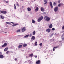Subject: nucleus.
<instances>
[{
	"label": "nucleus",
	"instance_id": "f257e3e1",
	"mask_svg": "<svg viewBox=\"0 0 64 64\" xmlns=\"http://www.w3.org/2000/svg\"><path fill=\"white\" fill-rule=\"evenodd\" d=\"M44 19L46 21H48L50 20V18L48 17V16H46L44 17Z\"/></svg>",
	"mask_w": 64,
	"mask_h": 64
},
{
	"label": "nucleus",
	"instance_id": "f03ea898",
	"mask_svg": "<svg viewBox=\"0 0 64 64\" xmlns=\"http://www.w3.org/2000/svg\"><path fill=\"white\" fill-rule=\"evenodd\" d=\"M43 16H42L40 17V18L38 20V22H40V21H41V20H42L43 19Z\"/></svg>",
	"mask_w": 64,
	"mask_h": 64
},
{
	"label": "nucleus",
	"instance_id": "7ed1b4c3",
	"mask_svg": "<svg viewBox=\"0 0 64 64\" xmlns=\"http://www.w3.org/2000/svg\"><path fill=\"white\" fill-rule=\"evenodd\" d=\"M0 13H2V14H6L7 13V12L5 11H1L0 12Z\"/></svg>",
	"mask_w": 64,
	"mask_h": 64
},
{
	"label": "nucleus",
	"instance_id": "20e7f679",
	"mask_svg": "<svg viewBox=\"0 0 64 64\" xmlns=\"http://www.w3.org/2000/svg\"><path fill=\"white\" fill-rule=\"evenodd\" d=\"M7 46V44H6V43L5 42L4 44H3L2 46V47H6V46Z\"/></svg>",
	"mask_w": 64,
	"mask_h": 64
},
{
	"label": "nucleus",
	"instance_id": "39448f33",
	"mask_svg": "<svg viewBox=\"0 0 64 64\" xmlns=\"http://www.w3.org/2000/svg\"><path fill=\"white\" fill-rule=\"evenodd\" d=\"M26 30L25 28L24 27L22 28V32H24Z\"/></svg>",
	"mask_w": 64,
	"mask_h": 64
},
{
	"label": "nucleus",
	"instance_id": "423d86ee",
	"mask_svg": "<svg viewBox=\"0 0 64 64\" xmlns=\"http://www.w3.org/2000/svg\"><path fill=\"white\" fill-rule=\"evenodd\" d=\"M35 37L34 36H32L31 38V40H32V41H33V40H34L35 39Z\"/></svg>",
	"mask_w": 64,
	"mask_h": 64
},
{
	"label": "nucleus",
	"instance_id": "0eeeda50",
	"mask_svg": "<svg viewBox=\"0 0 64 64\" xmlns=\"http://www.w3.org/2000/svg\"><path fill=\"white\" fill-rule=\"evenodd\" d=\"M54 11L55 12H56L58 10V7H56L54 9Z\"/></svg>",
	"mask_w": 64,
	"mask_h": 64
},
{
	"label": "nucleus",
	"instance_id": "6e6552de",
	"mask_svg": "<svg viewBox=\"0 0 64 64\" xmlns=\"http://www.w3.org/2000/svg\"><path fill=\"white\" fill-rule=\"evenodd\" d=\"M51 31V29L50 28H48L46 30V32L48 33H49Z\"/></svg>",
	"mask_w": 64,
	"mask_h": 64
},
{
	"label": "nucleus",
	"instance_id": "1a4fd4ad",
	"mask_svg": "<svg viewBox=\"0 0 64 64\" xmlns=\"http://www.w3.org/2000/svg\"><path fill=\"white\" fill-rule=\"evenodd\" d=\"M50 6L51 8H53V5H52V3L51 2H50Z\"/></svg>",
	"mask_w": 64,
	"mask_h": 64
},
{
	"label": "nucleus",
	"instance_id": "9d476101",
	"mask_svg": "<svg viewBox=\"0 0 64 64\" xmlns=\"http://www.w3.org/2000/svg\"><path fill=\"white\" fill-rule=\"evenodd\" d=\"M42 12H44V8L42 7H41L40 8Z\"/></svg>",
	"mask_w": 64,
	"mask_h": 64
},
{
	"label": "nucleus",
	"instance_id": "9b49d317",
	"mask_svg": "<svg viewBox=\"0 0 64 64\" xmlns=\"http://www.w3.org/2000/svg\"><path fill=\"white\" fill-rule=\"evenodd\" d=\"M36 64H39L40 63V61L39 60L36 62Z\"/></svg>",
	"mask_w": 64,
	"mask_h": 64
},
{
	"label": "nucleus",
	"instance_id": "f8f14e48",
	"mask_svg": "<svg viewBox=\"0 0 64 64\" xmlns=\"http://www.w3.org/2000/svg\"><path fill=\"white\" fill-rule=\"evenodd\" d=\"M38 10H39V8H38L37 7L35 10V12H37V11H38Z\"/></svg>",
	"mask_w": 64,
	"mask_h": 64
},
{
	"label": "nucleus",
	"instance_id": "ddd939ff",
	"mask_svg": "<svg viewBox=\"0 0 64 64\" xmlns=\"http://www.w3.org/2000/svg\"><path fill=\"white\" fill-rule=\"evenodd\" d=\"M28 10V11H31V9L29 7H28L27 8Z\"/></svg>",
	"mask_w": 64,
	"mask_h": 64
},
{
	"label": "nucleus",
	"instance_id": "4468645a",
	"mask_svg": "<svg viewBox=\"0 0 64 64\" xmlns=\"http://www.w3.org/2000/svg\"><path fill=\"white\" fill-rule=\"evenodd\" d=\"M53 26L52 25V24H51L49 26V27L50 28H52V27Z\"/></svg>",
	"mask_w": 64,
	"mask_h": 64
},
{
	"label": "nucleus",
	"instance_id": "2eb2a0df",
	"mask_svg": "<svg viewBox=\"0 0 64 64\" xmlns=\"http://www.w3.org/2000/svg\"><path fill=\"white\" fill-rule=\"evenodd\" d=\"M22 46L23 45H20L18 46V48H21L22 47Z\"/></svg>",
	"mask_w": 64,
	"mask_h": 64
},
{
	"label": "nucleus",
	"instance_id": "dca6fc26",
	"mask_svg": "<svg viewBox=\"0 0 64 64\" xmlns=\"http://www.w3.org/2000/svg\"><path fill=\"white\" fill-rule=\"evenodd\" d=\"M4 57V56L2 55H0V58H3Z\"/></svg>",
	"mask_w": 64,
	"mask_h": 64
},
{
	"label": "nucleus",
	"instance_id": "f3484780",
	"mask_svg": "<svg viewBox=\"0 0 64 64\" xmlns=\"http://www.w3.org/2000/svg\"><path fill=\"white\" fill-rule=\"evenodd\" d=\"M21 31L20 30H17L16 31V32H17V33H18V32H20Z\"/></svg>",
	"mask_w": 64,
	"mask_h": 64
},
{
	"label": "nucleus",
	"instance_id": "a211bd4d",
	"mask_svg": "<svg viewBox=\"0 0 64 64\" xmlns=\"http://www.w3.org/2000/svg\"><path fill=\"white\" fill-rule=\"evenodd\" d=\"M18 24H13L12 26V27H14V26H16Z\"/></svg>",
	"mask_w": 64,
	"mask_h": 64
},
{
	"label": "nucleus",
	"instance_id": "6ab92c4d",
	"mask_svg": "<svg viewBox=\"0 0 64 64\" xmlns=\"http://www.w3.org/2000/svg\"><path fill=\"white\" fill-rule=\"evenodd\" d=\"M32 34H33V35H35V34H36V32L35 31H34L33 32H32Z\"/></svg>",
	"mask_w": 64,
	"mask_h": 64
},
{
	"label": "nucleus",
	"instance_id": "aec40b11",
	"mask_svg": "<svg viewBox=\"0 0 64 64\" xmlns=\"http://www.w3.org/2000/svg\"><path fill=\"white\" fill-rule=\"evenodd\" d=\"M8 50V47H6L4 50V51H7Z\"/></svg>",
	"mask_w": 64,
	"mask_h": 64
},
{
	"label": "nucleus",
	"instance_id": "412c9836",
	"mask_svg": "<svg viewBox=\"0 0 64 64\" xmlns=\"http://www.w3.org/2000/svg\"><path fill=\"white\" fill-rule=\"evenodd\" d=\"M61 5H62V3L60 4H58V6L60 7Z\"/></svg>",
	"mask_w": 64,
	"mask_h": 64
},
{
	"label": "nucleus",
	"instance_id": "4be33fe9",
	"mask_svg": "<svg viewBox=\"0 0 64 64\" xmlns=\"http://www.w3.org/2000/svg\"><path fill=\"white\" fill-rule=\"evenodd\" d=\"M35 20H34L32 19V23L34 24L35 23Z\"/></svg>",
	"mask_w": 64,
	"mask_h": 64
},
{
	"label": "nucleus",
	"instance_id": "5701e85b",
	"mask_svg": "<svg viewBox=\"0 0 64 64\" xmlns=\"http://www.w3.org/2000/svg\"><path fill=\"white\" fill-rule=\"evenodd\" d=\"M28 36H29V35L28 34L26 36H24V38H27V37H28Z\"/></svg>",
	"mask_w": 64,
	"mask_h": 64
},
{
	"label": "nucleus",
	"instance_id": "b1692460",
	"mask_svg": "<svg viewBox=\"0 0 64 64\" xmlns=\"http://www.w3.org/2000/svg\"><path fill=\"white\" fill-rule=\"evenodd\" d=\"M23 46L24 47L27 46V44H24L23 45Z\"/></svg>",
	"mask_w": 64,
	"mask_h": 64
},
{
	"label": "nucleus",
	"instance_id": "393cba45",
	"mask_svg": "<svg viewBox=\"0 0 64 64\" xmlns=\"http://www.w3.org/2000/svg\"><path fill=\"white\" fill-rule=\"evenodd\" d=\"M14 9H16V6L15 4H14Z\"/></svg>",
	"mask_w": 64,
	"mask_h": 64
},
{
	"label": "nucleus",
	"instance_id": "a878e982",
	"mask_svg": "<svg viewBox=\"0 0 64 64\" xmlns=\"http://www.w3.org/2000/svg\"><path fill=\"white\" fill-rule=\"evenodd\" d=\"M33 56V54H30V57H32Z\"/></svg>",
	"mask_w": 64,
	"mask_h": 64
},
{
	"label": "nucleus",
	"instance_id": "bb28decb",
	"mask_svg": "<svg viewBox=\"0 0 64 64\" xmlns=\"http://www.w3.org/2000/svg\"><path fill=\"white\" fill-rule=\"evenodd\" d=\"M56 3L55 2H54L53 4L54 6H56Z\"/></svg>",
	"mask_w": 64,
	"mask_h": 64
},
{
	"label": "nucleus",
	"instance_id": "cd10ccee",
	"mask_svg": "<svg viewBox=\"0 0 64 64\" xmlns=\"http://www.w3.org/2000/svg\"><path fill=\"white\" fill-rule=\"evenodd\" d=\"M9 51H8L7 52H6V54H8L9 53Z\"/></svg>",
	"mask_w": 64,
	"mask_h": 64
},
{
	"label": "nucleus",
	"instance_id": "c85d7f7f",
	"mask_svg": "<svg viewBox=\"0 0 64 64\" xmlns=\"http://www.w3.org/2000/svg\"><path fill=\"white\" fill-rule=\"evenodd\" d=\"M32 36V34H30V35H28L29 37H31V36Z\"/></svg>",
	"mask_w": 64,
	"mask_h": 64
},
{
	"label": "nucleus",
	"instance_id": "c756f323",
	"mask_svg": "<svg viewBox=\"0 0 64 64\" xmlns=\"http://www.w3.org/2000/svg\"><path fill=\"white\" fill-rule=\"evenodd\" d=\"M6 24H10V23L8 22H6Z\"/></svg>",
	"mask_w": 64,
	"mask_h": 64
},
{
	"label": "nucleus",
	"instance_id": "7c9ffc66",
	"mask_svg": "<svg viewBox=\"0 0 64 64\" xmlns=\"http://www.w3.org/2000/svg\"><path fill=\"white\" fill-rule=\"evenodd\" d=\"M40 46H42V43H41L40 44Z\"/></svg>",
	"mask_w": 64,
	"mask_h": 64
},
{
	"label": "nucleus",
	"instance_id": "2f4dec72",
	"mask_svg": "<svg viewBox=\"0 0 64 64\" xmlns=\"http://www.w3.org/2000/svg\"><path fill=\"white\" fill-rule=\"evenodd\" d=\"M62 30H64V25L62 27Z\"/></svg>",
	"mask_w": 64,
	"mask_h": 64
},
{
	"label": "nucleus",
	"instance_id": "473e14b6",
	"mask_svg": "<svg viewBox=\"0 0 64 64\" xmlns=\"http://www.w3.org/2000/svg\"><path fill=\"white\" fill-rule=\"evenodd\" d=\"M52 31H54L55 30V28H52Z\"/></svg>",
	"mask_w": 64,
	"mask_h": 64
},
{
	"label": "nucleus",
	"instance_id": "72a5a7b5",
	"mask_svg": "<svg viewBox=\"0 0 64 64\" xmlns=\"http://www.w3.org/2000/svg\"><path fill=\"white\" fill-rule=\"evenodd\" d=\"M54 47V48H58V46H57L56 47Z\"/></svg>",
	"mask_w": 64,
	"mask_h": 64
},
{
	"label": "nucleus",
	"instance_id": "f704fd0d",
	"mask_svg": "<svg viewBox=\"0 0 64 64\" xmlns=\"http://www.w3.org/2000/svg\"><path fill=\"white\" fill-rule=\"evenodd\" d=\"M0 18H1V19H3V18H4V17H3V16H0Z\"/></svg>",
	"mask_w": 64,
	"mask_h": 64
},
{
	"label": "nucleus",
	"instance_id": "c9c22d12",
	"mask_svg": "<svg viewBox=\"0 0 64 64\" xmlns=\"http://www.w3.org/2000/svg\"><path fill=\"white\" fill-rule=\"evenodd\" d=\"M44 2H47V0H44Z\"/></svg>",
	"mask_w": 64,
	"mask_h": 64
},
{
	"label": "nucleus",
	"instance_id": "e433bc0d",
	"mask_svg": "<svg viewBox=\"0 0 64 64\" xmlns=\"http://www.w3.org/2000/svg\"><path fill=\"white\" fill-rule=\"evenodd\" d=\"M17 60V58H15L14 59V60L15 61H16V60Z\"/></svg>",
	"mask_w": 64,
	"mask_h": 64
},
{
	"label": "nucleus",
	"instance_id": "4c0bfd02",
	"mask_svg": "<svg viewBox=\"0 0 64 64\" xmlns=\"http://www.w3.org/2000/svg\"><path fill=\"white\" fill-rule=\"evenodd\" d=\"M64 36V33L63 34H62V37H63V36Z\"/></svg>",
	"mask_w": 64,
	"mask_h": 64
},
{
	"label": "nucleus",
	"instance_id": "58836bf2",
	"mask_svg": "<svg viewBox=\"0 0 64 64\" xmlns=\"http://www.w3.org/2000/svg\"><path fill=\"white\" fill-rule=\"evenodd\" d=\"M16 5L17 6H19V4H18V3L16 4Z\"/></svg>",
	"mask_w": 64,
	"mask_h": 64
},
{
	"label": "nucleus",
	"instance_id": "ea45409f",
	"mask_svg": "<svg viewBox=\"0 0 64 64\" xmlns=\"http://www.w3.org/2000/svg\"><path fill=\"white\" fill-rule=\"evenodd\" d=\"M62 40H64V38H62Z\"/></svg>",
	"mask_w": 64,
	"mask_h": 64
},
{
	"label": "nucleus",
	"instance_id": "a19ab883",
	"mask_svg": "<svg viewBox=\"0 0 64 64\" xmlns=\"http://www.w3.org/2000/svg\"><path fill=\"white\" fill-rule=\"evenodd\" d=\"M55 48H53V51H55Z\"/></svg>",
	"mask_w": 64,
	"mask_h": 64
},
{
	"label": "nucleus",
	"instance_id": "79ce46f5",
	"mask_svg": "<svg viewBox=\"0 0 64 64\" xmlns=\"http://www.w3.org/2000/svg\"><path fill=\"white\" fill-rule=\"evenodd\" d=\"M34 45L35 46H37V44H35Z\"/></svg>",
	"mask_w": 64,
	"mask_h": 64
},
{
	"label": "nucleus",
	"instance_id": "37998d69",
	"mask_svg": "<svg viewBox=\"0 0 64 64\" xmlns=\"http://www.w3.org/2000/svg\"><path fill=\"white\" fill-rule=\"evenodd\" d=\"M53 35H54V34H51V36H53Z\"/></svg>",
	"mask_w": 64,
	"mask_h": 64
},
{
	"label": "nucleus",
	"instance_id": "c03bdc74",
	"mask_svg": "<svg viewBox=\"0 0 64 64\" xmlns=\"http://www.w3.org/2000/svg\"><path fill=\"white\" fill-rule=\"evenodd\" d=\"M43 14H46V13L45 12H43Z\"/></svg>",
	"mask_w": 64,
	"mask_h": 64
},
{
	"label": "nucleus",
	"instance_id": "a18cd8bd",
	"mask_svg": "<svg viewBox=\"0 0 64 64\" xmlns=\"http://www.w3.org/2000/svg\"><path fill=\"white\" fill-rule=\"evenodd\" d=\"M10 23H12V24H14V23L13 22H10Z\"/></svg>",
	"mask_w": 64,
	"mask_h": 64
},
{
	"label": "nucleus",
	"instance_id": "49530a36",
	"mask_svg": "<svg viewBox=\"0 0 64 64\" xmlns=\"http://www.w3.org/2000/svg\"><path fill=\"white\" fill-rule=\"evenodd\" d=\"M5 2H6V3H8V1H6Z\"/></svg>",
	"mask_w": 64,
	"mask_h": 64
},
{
	"label": "nucleus",
	"instance_id": "de8ad7c7",
	"mask_svg": "<svg viewBox=\"0 0 64 64\" xmlns=\"http://www.w3.org/2000/svg\"><path fill=\"white\" fill-rule=\"evenodd\" d=\"M1 54H2V53L0 52V55H1Z\"/></svg>",
	"mask_w": 64,
	"mask_h": 64
},
{
	"label": "nucleus",
	"instance_id": "09e8293b",
	"mask_svg": "<svg viewBox=\"0 0 64 64\" xmlns=\"http://www.w3.org/2000/svg\"><path fill=\"white\" fill-rule=\"evenodd\" d=\"M47 2H45V3L44 4H47Z\"/></svg>",
	"mask_w": 64,
	"mask_h": 64
},
{
	"label": "nucleus",
	"instance_id": "8fccbe9b",
	"mask_svg": "<svg viewBox=\"0 0 64 64\" xmlns=\"http://www.w3.org/2000/svg\"><path fill=\"white\" fill-rule=\"evenodd\" d=\"M58 3H60V0L58 1Z\"/></svg>",
	"mask_w": 64,
	"mask_h": 64
},
{
	"label": "nucleus",
	"instance_id": "3c124183",
	"mask_svg": "<svg viewBox=\"0 0 64 64\" xmlns=\"http://www.w3.org/2000/svg\"><path fill=\"white\" fill-rule=\"evenodd\" d=\"M37 42H35V44H37Z\"/></svg>",
	"mask_w": 64,
	"mask_h": 64
},
{
	"label": "nucleus",
	"instance_id": "603ef678",
	"mask_svg": "<svg viewBox=\"0 0 64 64\" xmlns=\"http://www.w3.org/2000/svg\"><path fill=\"white\" fill-rule=\"evenodd\" d=\"M35 58H37V56H35Z\"/></svg>",
	"mask_w": 64,
	"mask_h": 64
},
{
	"label": "nucleus",
	"instance_id": "864d4df0",
	"mask_svg": "<svg viewBox=\"0 0 64 64\" xmlns=\"http://www.w3.org/2000/svg\"><path fill=\"white\" fill-rule=\"evenodd\" d=\"M11 52V53H13V52Z\"/></svg>",
	"mask_w": 64,
	"mask_h": 64
},
{
	"label": "nucleus",
	"instance_id": "5fc2aeb1",
	"mask_svg": "<svg viewBox=\"0 0 64 64\" xmlns=\"http://www.w3.org/2000/svg\"><path fill=\"white\" fill-rule=\"evenodd\" d=\"M5 33H6L7 32H5Z\"/></svg>",
	"mask_w": 64,
	"mask_h": 64
},
{
	"label": "nucleus",
	"instance_id": "6e6d98bb",
	"mask_svg": "<svg viewBox=\"0 0 64 64\" xmlns=\"http://www.w3.org/2000/svg\"><path fill=\"white\" fill-rule=\"evenodd\" d=\"M34 0V1H35V0Z\"/></svg>",
	"mask_w": 64,
	"mask_h": 64
},
{
	"label": "nucleus",
	"instance_id": "4d7b16f0",
	"mask_svg": "<svg viewBox=\"0 0 64 64\" xmlns=\"http://www.w3.org/2000/svg\"><path fill=\"white\" fill-rule=\"evenodd\" d=\"M18 1H19V0H18Z\"/></svg>",
	"mask_w": 64,
	"mask_h": 64
}]
</instances>
